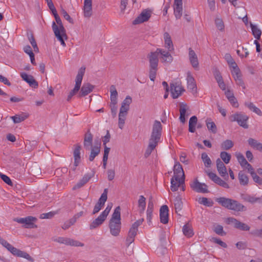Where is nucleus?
Instances as JSON below:
<instances>
[{
	"instance_id": "nucleus-1",
	"label": "nucleus",
	"mask_w": 262,
	"mask_h": 262,
	"mask_svg": "<svg viewBox=\"0 0 262 262\" xmlns=\"http://www.w3.org/2000/svg\"><path fill=\"white\" fill-rule=\"evenodd\" d=\"M162 128L160 122L157 120L155 121L149 139L148 145L144 154L145 157H148L157 146L161 139Z\"/></svg>"
},
{
	"instance_id": "nucleus-2",
	"label": "nucleus",
	"mask_w": 262,
	"mask_h": 262,
	"mask_svg": "<svg viewBox=\"0 0 262 262\" xmlns=\"http://www.w3.org/2000/svg\"><path fill=\"white\" fill-rule=\"evenodd\" d=\"M120 211V207H117L109 222L110 233L114 236H118L121 231V222Z\"/></svg>"
},
{
	"instance_id": "nucleus-3",
	"label": "nucleus",
	"mask_w": 262,
	"mask_h": 262,
	"mask_svg": "<svg viewBox=\"0 0 262 262\" xmlns=\"http://www.w3.org/2000/svg\"><path fill=\"white\" fill-rule=\"evenodd\" d=\"M55 19L57 24L54 21L52 23L53 31L56 37L60 42L61 45L63 47H65L66 44L64 40L68 38L66 29L59 15L55 16Z\"/></svg>"
},
{
	"instance_id": "nucleus-4",
	"label": "nucleus",
	"mask_w": 262,
	"mask_h": 262,
	"mask_svg": "<svg viewBox=\"0 0 262 262\" xmlns=\"http://www.w3.org/2000/svg\"><path fill=\"white\" fill-rule=\"evenodd\" d=\"M158 53L157 51L155 52H151L147 55L149 62V77L151 81H154L157 72L158 71V66L159 63Z\"/></svg>"
},
{
	"instance_id": "nucleus-5",
	"label": "nucleus",
	"mask_w": 262,
	"mask_h": 262,
	"mask_svg": "<svg viewBox=\"0 0 262 262\" xmlns=\"http://www.w3.org/2000/svg\"><path fill=\"white\" fill-rule=\"evenodd\" d=\"M216 201L222 206L235 211H242L244 206L235 200L225 197L216 199Z\"/></svg>"
},
{
	"instance_id": "nucleus-6",
	"label": "nucleus",
	"mask_w": 262,
	"mask_h": 262,
	"mask_svg": "<svg viewBox=\"0 0 262 262\" xmlns=\"http://www.w3.org/2000/svg\"><path fill=\"white\" fill-rule=\"evenodd\" d=\"M85 68L81 67L78 71V74L75 79V85L73 90H72L69 93L67 101H69L71 99L72 97L76 94L80 89L82 80L83 79V75L85 73Z\"/></svg>"
},
{
	"instance_id": "nucleus-7",
	"label": "nucleus",
	"mask_w": 262,
	"mask_h": 262,
	"mask_svg": "<svg viewBox=\"0 0 262 262\" xmlns=\"http://www.w3.org/2000/svg\"><path fill=\"white\" fill-rule=\"evenodd\" d=\"M37 219L32 216H28L26 217L23 218H15L14 221L23 224V227L26 228H36L37 225L35 223L37 221Z\"/></svg>"
},
{
	"instance_id": "nucleus-8",
	"label": "nucleus",
	"mask_w": 262,
	"mask_h": 262,
	"mask_svg": "<svg viewBox=\"0 0 262 262\" xmlns=\"http://www.w3.org/2000/svg\"><path fill=\"white\" fill-rule=\"evenodd\" d=\"M248 117L241 113H235L229 117V120L231 122L236 121L238 125L244 128H248L249 126L247 123Z\"/></svg>"
},
{
	"instance_id": "nucleus-9",
	"label": "nucleus",
	"mask_w": 262,
	"mask_h": 262,
	"mask_svg": "<svg viewBox=\"0 0 262 262\" xmlns=\"http://www.w3.org/2000/svg\"><path fill=\"white\" fill-rule=\"evenodd\" d=\"M53 241L57 242L60 244H63L66 245H70L71 246L76 247H83L84 244L78 241H75L73 239L64 237H53L52 238Z\"/></svg>"
},
{
	"instance_id": "nucleus-10",
	"label": "nucleus",
	"mask_w": 262,
	"mask_h": 262,
	"mask_svg": "<svg viewBox=\"0 0 262 262\" xmlns=\"http://www.w3.org/2000/svg\"><path fill=\"white\" fill-rule=\"evenodd\" d=\"M191 189L199 193H208V186L205 184L200 183L197 178L195 179L190 184Z\"/></svg>"
},
{
	"instance_id": "nucleus-11",
	"label": "nucleus",
	"mask_w": 262,
	"mask_h": 262,
	"mask_svg": "<svg viewBox=\"0 0 262 262\" xmlns=\"http://www.w3.org/2000/svg\"><path fill=\"white\" fill-rule=\"evenodd\" d=\"M7 249L9 252H10L13 255L25 258L30 262H34V259L27 252L21 251L14 247L11 245L10 246V247H8Z\"/></svg>"
},
{
	"instance_id": "nucleus-12",
	"label": "nucleus",
	"mask_w": 262,
	"mask_h": 262,
	"mask_svg": "<svg viewBox=\"0 0 262 262\" xmlns=\"http://www.w3.org/2000/svg\"><path fill=\"white\" fill-rule=\"evenodd\" d=\"M184 91L180 82H175L170 84V91L173 99L178 98Z\"/></svg>"
},
{
	"instance_id": "nucleus-13",
	"label": "nucleus",
	"mask_w": 262,
	"mask_h": 262,
	"mask_svg": "<svg viewBox=\"0 0 262 262\" xmlns=\"http://www.w3.org/2000/svg\"><path fill=\"white\" fill-rule=\"evenodd\" d=\"M227 224H232L234 227L242 231H248L250 227L247 224L242 223L233 217H228L226 220Z\"/></svg>"
},
{
	"instance_id": "nucleus-14",
	"label": "nucleus",
	"mask_w": 262,
	"mask_h": 262,
	"mask_svg": "<svg viewBox=\"0 0 262 262\" xmlns=\"http://www.w3.org/2000/svg\"><path fill=\"white\" fill-rule=\"evenodd\" d=\"M107 192L108 189L107 188L104 189L103 192L102 193L100 198H99L98 202L96 204L93 211V214H95L98 212L104 206L105 202L107 199Z\"/></svg>"
},
{
	"instance_id": "nucleus-15",
	"label": "nucleus",
	"mask_w": 262,
	"mask_h": 262,
	"mask_svg": "<svg viewBox=\"0 0 262 262\" xmlns=\"http://www.w3.org/2000/svg\"><path fill=\"white\" fill-rule=\"evenodd\" d=\"M151 16V11L144 10L133 21L134 25H137L147 21Z\"/></svg>"
},
{
	"instance_id": "nucleus-16",
	"label": "nucleus",
	"mask_w": 262,
	"mask_h": 262,
	"mask_svg": "<svg viewBox=\"0 0 262 262\" xmlns=\"http://www.w3.org/2000/svg\"><path fill=\"white\" fill-rule=\"evenodd\" d=\"M216 168L220 175L224 179H228V174L227 171L226 167L221 160L218 158L216 161Z\"/></svg>"
},
{
	"instance_id": "nucleus-17",
	"label": "nucleus",
	"mask_w": 262,
	"mask_h": 262,
	"mask_svg": "<svg viewBox=\"0 0 262 262\" xmlns=\"http://www.w3.org/2000/svg\"><path fill=\"white\" fill-rule=\"evenodd\" d=\"M174 14L176 19H180L183 14L182 0H174L173 4Z\"/></svg>"
},
{
	"instance_id": "nucleus-18",
	"label": "nucleus",
	"mask_w": 262,
	"mask_h": 262,
	"mask_svg": "<svg viewBox=\"0 0 262 262\" xmlns=\"http://www.w3.org/2000/svg\"><path fill=\"white\" fill-rule=\"evenodd\" d=\"M157 51L158 53V56L160 55V58L161 59L162 62H171L173 60V58L169 51H166L162 49L158 48Z\"/></svg>"
},
{
	"instance_id": "nucleus-19",
	"label": "nucleus",
	"mask_w": 262,
	"mask_h": 262,
	"mask_svg": "<svg viewBox=\"0 0 262 262\" xmlns=\"http://www.w3.org/2000/svg\"><path fill=\"white\" fill-rule=\"evenodd\" d=\"M208 176L209 177V178L216 184L219 185L221 186H222L224 188H229V185L225 181L222 180L215 173L212 172H210L208 173Z\"/></svg>"
},
{
	"instance_id": "nucleus-20",
	"label": "nucleus",
	"mask_w": 262,
	"mask_h": 262,
	"mask_svg": "<svg viewBox=\"0 0 262 262\" xmlns=\"http://www.w3.org/2000/svg\"><path fill=\"white\" fill-rule=\"evenodd\" d=\"M94 88L95 86L90 83H84L80 89L78 96L81 97L88 95L93 91Z\"/></svg>"
},
{
	"instance_id": "nucleus-21",
	"label": "nucleus",
	"mask_w": 262,
	"mask_h": 262,
	"mask_svg": "<svg viewBox=\"0 0 262 262\" xmlns=\"http://www.w3.org/2000/svg\"><path fill=\"white\" fill-rule=\"evenodd\" d=\"M160 222L166 224L168 222V207L167 205H163L160 209Z\"/></svg>"
},
{
	"instance_id": "nucleus-22",
	"label": "nucleus",
	"mask_w": 262,
	"mask_h": 262,
	"mask_svg": "<svg viewBox=\"0 0 262 262\" xmlns=\"http://www.w3.org/2000/svg\"><path fill=\"white\" fill-rule=\"evenodd\" d=\"M22 79L29 84V85L33 88H37L38 86V82L35 80L33 76L28 75L25 73L20 74Z\"/></svg>"
},
{
	"instance_id": "nucleus-23",
	"label": "nucleus",
	"mask_w": 262,
	"mask_h": 262,
	"mask_svg": "<svg viewBox=\"0 0 262 262\" xmlns=\"http://www.w3.org/2000/svg\"><path fill=\"white\" fill-rule=\"evenodd\" d=\"M189 59L192 67L195 70L199 69V61L195 52L190 48L189 49Z\"/></svg>"
},
{
	"instance_id": "nucleus-24",
	"label": "nucleus",
	"mask_w": 262,
	"mask_h": 262,
	"mask_svg": "<svg viewBox=\"0 0 262 262\" xmlns=\"http://www.w3.org/2000/svg\"><path fill=\"white\" fill-rule=\"evenodd\" d=\"M185 179L182 178L176 179L172 177L171 179V186L170 188L171 191H176L178 190L179 187L184 184Z\"/></svg>"
},
{
	"instance_id": "nucleus-25",
	"label": "nucleus",
	"mask_w": 262,
	"mask_h": 262,
	"mask_svg": "<svg viewBox=\"0 0 262 262\" xmlns=\"http://www.w3.org/2000/svg\"><path fill=\"white\" fill-rule=\"evenodd\" d=\"M187 80L188 84V89L190 91V92L192 93H196L197 89L196 83L195 82L194 78L192 77L190 72L187 73Z\"/></svg>"
},
{
	"instance_id": "nucleus-26",
	"label": "nucleus",
	"mask_w": 262,
	"mask_h": 262,
	"mask_svg": "<svg viewBox=\"0 0 262 262\" xmlns=\"http://www.w3.org/2000/svg\"><path fill=\"white\" fill-rule=\"evenodd\" d=\"M174 176L176 179L182 178L185 179L184 172L182 165L179 162H177L173 167Z\"/></svg>"
},
{
	"instance_id": "nucleus-27",
	"label": "nucleus",
	"mask_w": 262,
	"mask_h": 262,
	"mask_svg": "<svg viewBox=\"0 0 262 262\" xmlns=\"http://www.w3.org/2000/svg\"><path fill=\"white\" fill-rule=\"evenodd\" d=\"M92 141L93 135L90 131H88V132L85 134L83 141V146L86 150H89L93 147Z\"/></svg>"
},
{
	"instance_id": "nucleus-28",
	"label": "nucleus",
	"mask_w": 262,
	"mask_h": 262,
	"mask_svg": "<svg viewBox=\"0 0 262 262\" xmlns=\"http://www.w3.org/2000/svg\"><path fill=\"white\" fill-rule=\"evenodd\" d=\"M84 16L90 17L92 14V0H84Z\"/></svg>"
},
{
	"instance_id": "nucleus-29",
	"label": "nucleus",
	"mask_w": 262,
	"mask_h": 262,
	"mask_svg": "<svg viewBox=\"0 0 262 262\" xmlns=\"http://www.w3.org/2000/svg\"><path fill=\"white\" fill-rule=\"evenodd\" d=\"M164 39L165 47L168 49V51H173L174 50L173 43L171 36L168 32L164 33Z\"/></svg>"
},
{
	"instance_id": "nucleus-30",
	"label": "nucleus",
	"mask_w": 262,
	"mask_h": 262,
	"mask_svg": "<svg viewBox=\"0 0 262 262\" xmlns=\"http://www.w3.org/2000/svg\"><path fill=\"white\" fill-rule=\"evenodd\" d=\"M75 148L73 151V156L74 158V163L75 166H78L81 162L80 150L81 146L79 144L74 145Z\"/></svg>"
},
{
	"instance_id": "nucleus-31",
	"label": "nucleus",
	"mask_w": 262,
	"mask_h": 262,
	"mask_svg": "<svg viewBox=\"0 0 262 262\" xmlns=\"http://www.w3.org/2000/svg\"><path fill=\"white\" fill-rule=\"evenodd\" d=\"M143 218L140 219L136 221L134 224H132V227H130L128 231V233H129L132 235L136 236L138 230V227L143 223Z\"/></svg>"
},
{
	"instance_id": "nucleus-32",
	"label": "nucleus",
	"mask_w": 262,
	"mask_h": 262,
	"mask_svg": "<svg viewBox=\"0 0 262 262\" xmlns=\"http://www.w3.org/2000/svg\"><path fill=\"white\" fill-rule=\"evenodd\" d=\"M106 217H104L101 213L100 215L94 220L90 225V229L91 230L97 228L100 225L102 224Z\"/></svg>"
},
{
	"instance_id": "nucleus-33",
	"label": "nucleus",
	"mask_w": 262,
	"mask_h": 262,
	"mask_svg": "<svg viewBox=\"0 0 262 262\" xmlns=\"http://www.w3.org/2000/svg\"><path fill=\"white\" fill-rule=\"evenodd\" d=\"M188 109L187 105L186 103H181L180 104V120L181 122L184 123L186 121L185 115L186 111Z\"/></svg>"
},
{
	"instance_id": "nucleus-34",
	"label": "nucleus",
	"mask_w": 262,
	"mask_h": 262,
	"mask_svg": "<svg viewBox=\"0 0 262 262\" xmlns=\"http://www.w3.org/2000/svg\"><path fill=\"white\" fill-rule=\"evenodd\" d=\"M173 204L175 208L176 213L180 211L183 207V202L182 201V198L180 195H178L176 196L173 200Z\"/></svg>"
},
{
	"instance_id": "nucleus-35",
	"label": "nucleus",
	"mask_w": 262,
	"mask_h": 262,
	"mask_svg": "<svg viewBox=\"0 0 262 262\" xmlns=\"http://www.w3.org/2000/svg\"><path fill=\"white\" fill-rule=\"evenodd\" d=\"M146 207V198L143 195H140L138 201V207L140 214L143 213Z\"/></svg>"
},
{
	"instance_id": "nucleus-36",
	"label": "nucleus",
	"mask_w": 262,
	"mask_h": 262,
	"mask_svg": "<svg viewBox=\"0 0 262 262\" xmlns=\"http://www.w3.org/2000/svg\"><path fill=\"white\" fill-rule=\"evenodd\" d=\"M238 178L241 185L246 186L248 184L249 178L243 171L238 172Z\"/></svg>"
},
{
	"instance_id": "nucleus-37",
	"label": "nucleus",
	"mask_w": 262,
	"mask_h": 262,
	"mask_svg": "<svg viewBox=\"0 0 262 262\" xmlns=\"http://www.w3.org/2000/svg\"><path fill=\"white\" fill-rule=\"evenodd\" d=\"M29 115L26 113H23L21 115H16L14 116L11 117V119L13 121L14 123H19L24 121L25 119L28 118Z\"/></svg>"
},
{
	"instance_id": "nucleus-38",
	"label": "nucleus",
	"mask_w": 262,
	"mask_h": 262,
	"mask_svg": "<svg viewBox=\"0 0 262 262\" xmlns=\"http://www.w3.org/2000/svg\"><path fill=\"white\" fill-rule=\"evenodd\" d=\"M100 144L96 146H93L91 149V154L89 157V160L90 161H93L94 158L99 154L100 151Z\"/></svg>"
},
{
	"instance_id": "nucleus-39",
	"label": "nucleus",
	"mask_w": 262,
	"mask_h": 262,
	"mask_svg": "<svg viewBox=\"0 0 262 262\" xmlns=\"http://www.w3.org/2000/svg\"><path fill=\"white\" fill-rule=\"evenodd\" d=\"M110 99L111 103H117L118 92L116 87L114 85H112L110 87Z\"/></svg>"
},
{
	"instance_id": "nucleus-40",
	"label": "nucleus",
	"mask_w": 262,
	"mask_h": 262,
	"mask_svg": "<svg viewBox=\"0 0 262 262\" xmlns=\"http://www.w3.org/2000/svg\"><path fill=\"white\" fill-rule=\"evenodd\" d=\"M250 25L252 32V34L255 38L259 39L261 35V30L257 27V26L253 25L251 22L250 23Z\"/></svg>"
},
{
	"instance_id": "nucleus-41",
	"label": "nucleus",
	"mask_w": 262,
	"mask_h": 262,
	"mask_svg": "<svg viewBox=\"0 0 262 262\" xmlns=\"http://www.w3.org/2000/svg\"><path fill=\"white\" fill-rule=\"evenodd\" d=\"M198 121L197 117L195 116L191 117L189 121V131L191 133H194L195 130V126Z\"/></svg>"
},
{
	"instance_id": "nucleus-42",
	"label": "nucleus",
	"mask_w": 262,
	"mask_h": 262,
	"mask_svg": "<svg viewBox=\"0 0 262 262\" xmlns=\"http://www.w3.org/2000/svg\"><path fill=\"white\" fill-rule=\"evenodd\" d=\"M183 232L185 236L188 237H190L193 235L192 228L188 224H187L183 226Z\"/></svg>"
},
{
	"instance_id": "nucleus-43",
	"label": "nucleus",
	"mask_w": 262,
	"mask_h": 262,
	"mask_svg": "<svg viewBox=\"0 0 262 262\" xmlns=\"http://www.w3.org/2000/svg\"><path fill=\"white\" fill-rule=\"evenodd\" d=\"M248 144L253 148L260 151L262 147V144L258 142L256 140L253 138H249L248 140Z\"/></svg>"
},
{
	"instance_id": "nucleus-44",
	"label": "nucleus",
	"mask_w": 262,
	"mask_h": 262,
	"mask_svg": "<svg viewBox=\"0 0 262 262\" xmlns=\"http://www.w3.org/2000/svg\"><path fill=\"white\" fill-rule=\"evenodd\" d=\"M235 156L237 158L238 162H239L241 166L243 168L246 166V164L248 163L244 155L241 152H236Z\"/></svg>"
},
{
	"instance_id": "nucleus-45",
	"label": "nucleus",
	"mask_w": 262,
	"mask_h": 262,
	"mask_svg": "<svg viewBox=\"0 0 262 262\" xmlns=\"http://www.w3.org/2000/svg\"><path fill=\"white\" fill-rule=\"evenodd\" d=\"M206 122L208 130L214 134L216 133L217 132V128L215 123L211 121V119L210 118H207Z\"/></svg>"
},
{
	"instance_id": "nucleus-46",
	"label": "nucleus",
	"mask_w": 262,
	"mask_h": 262,
	"mask_svg": "<svg viewBox=\"0 0 262 262\" xmlns=\"http://www.w3.org/2000/svg\"><path fill=\"white\" fill-rule=\"evenodd\" d=\"M201 158L205 167H210L211 166L212 164L211 160L206 152L202 154Z\"/></svg>"
},
{
	"instance_id": "nucleus-47",
	"label": "nucleus",
	"mask_w": 262,
	"mask_h": 262,
	"mask_svg": "<svg viewBox=\"0 0 262 262\" xmlns=\"http://www.w3.org/2000/svg\"><path fill=\"white\" fill-rule=\"evenodd\" d=\"M234 145L233 142L230 140L224 141L221 145V148L223 150H229Z\"/></svg>"
},
{
	"instance_id": "nucleus-48",
	"label": "nucleus",
	"mask_w": 262,
	"mask_h": 262,
	"mask_svg": "<svg viewBox=\"0 0 262 262\" xmlns=\"http://www.w3.org/2000/svg\"><path fill=\"white\" fill-rule=\"evenodd\" d=\"M220 157L226 164L229 163L231 158V155L226 151H222L220 154Z\"/></svg>"
},
{
	"instance_id": "nucleus-49",
	"label": "nucleus",
	"mask_w": 262,
	"mask_h": 262,
	"mask_svg": "<svg viewBox=\"0 0 262 262\" xmlns=\"http://www.w3.org/2000/svg\"><path fill=\"white\" fill-rule=\"evenodd\" d=\"M231 67L232 68L231 73L234 77V79H235V77H242V74L240 70L238 68L237 64L235 66H232Z\"/></svg>"
},
{
	"instance_id": "nucleus-50",
	"label": "nucleus",
	"mask_w": 262,
	"mask_h": 262,
	"mask_svg": "<svg viewBox=\"0 0 262 262\" xmlns=\"http://www.w3.org/2000/svg\"><path fill=\"white\" fill-rule=\"evenodd\" d=\"M126 115L119 113L118 127L122 129L125 123Z\"/></svg>"
},
{
	"instance_id": "nucleus-51",
	"label": "nucleus",
	"mask_w": 262,
	"mask_h": 262,
	"mask_svg": "<svg viewBox=\"0 0 262 262\" xmlns=\"http://www.w3.org/2000/svg\"><path fill=\"white\" fill-rule=\"evenodd\" d=\"M215 24L218 30L221 31H223L224 30L225 26L222 19L220 18H216L215 19Z\"/></svg>"
},
{
	"instance_id": "nucleus-52",
	"label": "nucleus",
	"mask_w": 262,
	"mask_h": 262,
	"mask_svg": "<svg viewBox=\"0 0 262 262\" xmlns=\"http://www.w3.org/2000/svg\"><path fill=\"white\" fill-rule=\"evenodd\" d=\"M213 230L218 235H226V233L223 230V226L220 225H216V226H215Z\"/></svg>"
},
{
	"instance_id": "nucleus-53",
	"label": "nucleus",
	"mask_w": 262,
	"mask_h": 262,
	"mask_svg": "<svg viewBox=\"0 0 262 262\" xmlns=\"http://www.w3.org/2000/svg\"><path fill=\"white\" fill-rule=\"evenodd\" d=\"M117 103H110V107L111 110V113L113 117L114 118L117 116Z\"/></svg>"
},
{
	"instance_id": "nucleus-54",
	"label": "nucleus",
	"mask_w": 262,
	"mask_h": 262,
	"mask_svg": "<svg viewBox=\"0 0 262 262\" xmlns=\"http://www.w3.org/2000/svg\"><path fill=\"white\" fill-rule=\"evenodd\" d=\"M244 200L245 201L254 203L259 200L258 198H255L254 196H250L249 195H245L243 197Z\"/></svg>"
},
{
	"instance_id": "nucleus-55",
	"label": "nucleus",
	"mask_w": 262,
	"mask_h": 262,
	"mask_svg": "<svg viewBox=\"0 0 262 262\" xmlns=\"http://www.w3.org/2000/svg\"><path fill=\"white\" fill-rule=\"evenodd\" d=\"M225 58L226 60L228 63L231 66H235L236 64V62L234 61V59L231 56L230 54H226L225 55Z\"/></svg>"
},
{
	"instance_id": "nucleus-56",
	"label": "nucleus",
	"mask_w": 262,
	"mask_h": 262,
	"mask_svg": "<svg viewBox=\"0 0 262 262\" xmlns=\"http://www.w3.org/2000/svg\"><path fill=\"white\" fill-rule=\"evenodd\" d=\"M199 202V203L203 204L206 206H211L212 205L207 198L204 197L200 198Z\"/></svg>"
},
{
	"instance_id": "nucleus-57",
	"label": "nucleus",
	"mask_w": 262,
	"mask_h": 262,
	"mask_svg": "<svg viewBox=\"0 0 262 262\" xmlns=\"http://www.w3.org/2000/svg\"><path fill=\"white\" fill-rule=\"evenodd\" d=\"M61 14H62L63 17L67 20L69 23L71 24H73V20L72 18L70 17V16L68 14V13L67 12V11L63 9H61Z\"/></svg>"
},
{
	"instance_id": "nucleus-58",
	"label": "nucleus",
	"mask_w": 262,
	"mask_h": 262,
	"mask_svg": "<svg viewBox=\"0 0 262 262\" xmlns=\"http://www.w3.org/2000/svg\"><path fill=\"white\" fill-rule=\"evenodd\" d=\"M0 176H1V179L6 184H7L8 185H9L10 186H12L13 185V183H12L11 179L9 178V177H8V176H7L6 175L4 174H1Z\"/></svg>"
},
{
	"instance_id": "nucleus-59",
	"label": "nucleus",
	"mask_w": 262,
	"mask_h": 262,
	"mask_svg": "<svg viewBox=\"0 0 262 262\" xmlns=\"http://www.w3.org/2000/svg\"><path fill=\"white\" fill-rule=\"evenodd\" d=\"M212 241L214 242L215 243H216V244L220 245L221 247H222L223 248L227 247V244L225 242L222 241L219 238L213 237V238H212Z\"/></svg>"
},
{
	"instance_id": "nucleus-60",
	"label": "nucleus",
	"mask_w": 262,
	"mask_h": 262,
	"mask_svg": "<svg viewBox=\"0 0 262 262\" xmlns=\"http://www.w3.org/2000/svg\"><path fill=\"white\" fill-rule=\"evenodd\" d=\"M135 237V236L132 235L128 233V235L126 239V244L127 246H129L130 244H131L134 242Z\"/></svg>"
},
{
	"instance_id": "nucleus-61",
	"label": "nucleus",
	"mask_w": 262,
	"mask_h": 262,
	"mask_svg": "<svg viewBox=\"0 0 262 262\" xmlns=\"http://www.w3.org/2000/svg\"><path fill=\"white\" fill-rule=\"evenodd\" d=\"M129 106L127 105H124L121 104V106L120 108L119 113L124 115H127V112L129 110Z\"/></svg>"
},
{
	"instance_id": "nucleus-62",
	"label": "nucleus",
	"mask_w": 262,
	"mask_h": 262,
	"mask_svg": "<svg viewBox=\"0 0 262 262\" xmlns=\"http://www.w3.org/2000/svg\"><path fill=\"white\" fill-rule=\"evenodd\" d=\"M253 181L257 183L258 184L261 185H262V179L260 178L259 176H258L256 173H254L253 174L251 175Z\"/></svg>"
},
{
	"instance_id": "nucleus-63",
	"label": "nucleus",
	"mask_w": 262,
	"mask_h": 262,
	"mask_svg": "<svg viewBox=\"0 0 262 262\" xmlns=\"http://www.w3.org/2000/svg\"><path fill=\"white\" fill-rule=\"evenodd\" d=\"M107 178L109 181L113 180L115 176V170L113 169H108L107 171Z\"/></svg>"
},
{
	"instance_id": "nucleus-64",
	"label": "nucleus",
	"mask_w": 262,
	"mask_h": 262,
	"mask_svg": "<svg viewBox=\"0 0 262 262\" xmlns=\"http://www.w3.org/2000/svg\"><path fill=\"white\" fill-rule=\"evenodd\" d=\"M94 176V172H93L92 173H86L85 174L83 178H82V180L85 183H87L89 180L93 177Z\"/></svg>"
}]
</instances>
